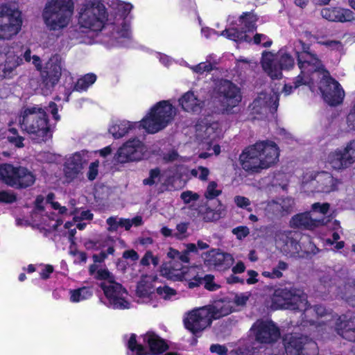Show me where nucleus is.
I'll list each match as a JSON object with an SVG mask.
<instances>
[{
    "instance_id": "f257e3e1",
    "label": "nucleus",
    "mask_w": 355,
    "mask_h": 355,
    "mask_svg": "<svg viewBox=\"0 0 355 355\" xmlns=\"http://www.w3.org/2000/svg\"><path fill=\"white\" fill-rule=\"evenodd\" d=\"M271 301V306L274 309L303 311L300 325L313 327L322 337L324 333L330 334L335 330L343 338L355 340V315L338 316L322 306H311L308 304L307 295L295 288L276 289Z\"/></svg>"
},
{
    "instance_id": "f03ea898",
    "label": "nucleus",
    "mask_w": 355,
    "mask_h": 355,
    "mask_svg": "<svg viewBox=\"0 0 355 355\" xmlns=\"http://www.w3.org/2000/svg\"><path fill=\"white\" fill-rule=\"evenodd\" d=\"M295 46L302 50L296 53L301 72L295 82V87L308 85L312 92H319L329 105L340 104L345 97V91L340 84L330 76L317 55L311 52L308 45L300 40Z\"/></svg>"
},
{
    "instance_id": "7ed1b4c3",
    "label": "nucleus",
    "mask_w": 355,
    "mask_h": 355,
    "mask_svg": "<svg viewBox=\"0 0 355 355\" xmlns=\"http://www.w3.org/2000/svg\"><path fill=\"white\" fill-rule=\"evenodd\" d=\"M46 112H50L56 121L60 120L58 107L53 102L46 107L40 105L24 106L19 113L18 122L21 130L37 143L45 141L52 136Z\"/></svg>"
},
{
    "instance_id": "20e7f679",
    "label": "nucleus",
    "mask_w": 355,
    "mask_h": 355,
    "mask_svg": "<svg viewBox=\"0 0 355 355\" xmlns=\"http://www.w3.org/2000/svg\"><path fill=\"white\" fill-rule=\"evenodd\" d=\"M78 28L69 31L71 40L85 42L83 35L101 32L108 22V13L101 2L82 3L77 8Z\"/></svg>"
},
{
    "instance_id": "39448f33",
    "label": "nucleus",
    "mask_w": 355,
    "mask_h": 355,
    "mask_svg": "<svg viewBox=\"0 0 355 355\" xmlns=\"http://www.w3.org/2000/svg\"><path fill=\"white\" fill-rule=\"evenodd\" d=\"M279 149L273 141H262L247 148L240 155L242 168L247 171L259 172L275 164Z\"/></svg>"
},
{
    "instance_id": "423d86ee",
    "label": "nucleus",
    "mask_w": 355,
    "mask_h": 355,
    "mask_svg": "<svg viewBox=\"0 0 355 355\" xmlns=\"http://www.w3.org/2000/svg\"><path fill=\"white\" fill-rule=\"evenodd\" d=\"M97 275L102 282L100 287L103 291L105 301L103 303L113 309H129L131 307L128 293L123 286L114 281L112 274L105 269L98 270Z\"/></svg>"
},
{
    "instance_id": "0eeeda50",
    "label": "nucleus",
    "mask_w": 355,
    "mask_h": 355,
    "mask_svg": "<svg viewBox=\"0 0 355 355\" xmlns=\"http://www.w3.org/2000/svg\"><path fill=\"white\" fill-rule=\"evenodd\" d=\"M73 12L72 0H50L42 12L46 27L51 31H60L70 23Z\"/></svg>"
},
{
    "instance_id": "6e6552de",
    "label": "nucleus",
    "mask_w": 355,
    "mask_h": 355,
    "mask_svg": "<svg viewBox=\"0 0 355 355\" xmlns=\"http://www.w3.org/2000/svg\"><path fill=\"white\" fill-rule=\"evenodd\" d=\"M175 114L176 109L170 101H161L150 110L140 125L148 133H156L171 123Z\"/></svg>"
},
{
    "instance_id": "1a4fd4ad",
    "label": "nucleus",
    "mask_w": 355,
    "mask_h": 355,
    "mask_svg": "<svg viewBox=\"0 0 355 355\" xmlns=\"http://www.w3.org/2000/svg\"><path fill=\"white\" fill-rule=\"evenodd\" d=\"M340 181L326 171H306L302 177L301 189L304 193H329L337 189Z\"/></svg>"
},
{
    "instance_id": "9d476101",
    "label": "nucleus",
    "mask_w": 355,
    "mask_h": 355,
    "mask_svg": "<svg viewBox=\"0 0 355 355\" xmlns=\"http://www.w3.org/2000/svg\"><path fill=\"white\" fill-rule=\"evenodd\" d=\"M119 15L116 21L113 22V46L128 47L131 44L132 34L130 24L125 20L124 17L131 11L132 6L119 0H112L110 5Z\"/></svg>"
},
{
    "instance_id": "9b49d317",
    "label": "nucleus",
    "mask_w": 355,
    "mask_h": 355,
    "mask_svg": "<svg viewBox=\"0 0 355 355\" xmlns=\"http://www.w3.org/2000/svg\"><path fill=\"white\" fill-rule=\"evenodd\" d=\"M262 67L265 72L272 79L282 77L283 69H290L294 66L293 58L284 50H280L277 55L270 52L262 54Z\"/></svg>"
},
{
    "instance_id": "f8f14e48",
    "label": "nucleus",
    "mask_w": 355,
    "mask_h": 355,
    "mask_svg": "<svg viewBox=\"0 0 355 355\" xmlns=\"http://www.w3.org/2000/svg\"><path fill=\"white\" fill-rule=\"evenodd\" d=\"M0 180L8 186L19 189L33 185L35 178L31 171L24 167H15L5 164L0 165Z\"/></svg>"
},
{
    "instance_id": "ddd939ff",
    "label": "nucleus",
    "mask_w": 355,
    "mask_h": 355,
    "mask_svg": "<svg viewBox=\"0 0 355 355\" xmlns=\"http://www.w3.org/2000/svg\"><path fill=\"white\" fill-rule=\"evenodd\" d=\"M21 12L7 5L0 6V40H10L21 31Z\"/></svg>"
},
{
    "instance_id": "4468645a",
    "label": "nucleus",
    "mask_w": 355,
    "mask_h": 355,
    "mask_svg": "<svg viewBox=\"0 0 355 355\" xmlns=\"http://www.w3.org/2000/svg\"><path fill=\"white\" fill-rule=\"evenodd\" d=\"M215 92L220 107L227 114L232 113L242 100L239 87L227 80L221 79L216 84Z\"/></svg>"
},
{
    "instance_id": "2eb2a0df",
    "label": "nucleus",
    "mask_w": 355,
    "mask_h": 355,
    "mask_svg": "<svg viewBox=\"0 0 355 355\" xmlns=\"http://www.w3.org/2000/svg\"><path fill=\"white\" fill-rule=\"evenodd\" d=\"M175 294L176 291L167 286L158 287L155 293L151 284L144 280L139 282L136 290L138 303L149 304L154 307L157 306V295L164 300H170Z\"/></svg>"
},
{
    "instance_id": "dca6fc26",
    "label": "nucleus",
    "mask_w": 355,
    "mask_h": 355,
    "mask_svg": "<svg viewBox=\"0 0 355 355\" xmlns=\"http://www.w3.org/2000/svg\"><path fill=\"white\" fill-rule=\"evenodd\" d=\"M206 306L193 309L184 314V324L194 334L201 332L211 324L213 320Z\"/></svg>"
},
{
    "instance_id": "f3484780",
    "label": "nucleus",
    "mask_w": 355,
    "mask_h": 355,
    "mask_svg": "<svg viewBox=\"0 0 355 355\" xmlns=\"http://www.w3.org/2000/svg\"><path fill=\"white\" fill-rule=\"evenodd\" d=\"M62 74L67 77L71 73L64 68V60L62 56L58 54L53 55L41 72L43 82L48 87H53L58 83Z\"/></svg>"
},
{
    "instance_id": "a211bd4d",
    "label": "nucleus",
    "mask_w": 355,
    "mask_h": 355,
    "mask_svg": "<svg viewBox=\"0 0 355 355\" xmlns=\"http://www.w3.org/2000/svg\"><path fill=\"white\" fill-rule=\"evenodd\" d=\"M285 351L287 355H316L317 345L307 336L291 335L285 340Z\"/></svg>"
},
{
    "instance_id": "6ab92c4d",
    "label": "nucleus",
    "mask_w": 355,
    "mask_h": 355,
    "mask_svg": "<svg viewBox=\"0 0 355 355\" xmlns=\"http://www.w3.org/2000/svg\"><path fill=\"white\" fill-rule=\"evenodd\" d=\"M255 340L261 343L271 344L280 338L279 328L271 320H258L250 329Z\"/></svg>"
},
{
    "instance_id": "aec40b11",
    "label": "nucleus",
    "mask_w": 355,
    "mask_h": 355,
    "mask_svg": "<svg viewBox=\"0 0 355 355\" xmlns=\"http://www.w3.org/2000/svg\"><path fill=\"white\" fill-rule=\"evenodd\" d=\"M239 21L241 26V31L236 28H229L222 31L220 35L236 42H250L251 38L246 34V32L253 31L256 29L255 17L250 13L245 14L244 16L240 17Z\"/></svg>"
},
{
    "instance_id": "412c9836",
    "label": "nucleus",
    "mask_w": 355,
    "mask_h": 355,
    "mask_svg": "<svg viewBox=\"0 0 355 355\" xmlns=\"http://www.w3.org/2000/svg\"><path fill=\"white\" fill-rule=\"evenodd\" d=\"M146 150V148L142 141L137 139H133L128 141L119 148L116 159L121 163L138 161L142 159Z\"/></svg>"
},
{
    "instance_id": "4be33fe9",
    "label": "nucleus",
    "mask_w": 355,
    "mask_h": 355,
    "mask_svg": "<svg viewBox=\"0 0 355 355\" xmlns=\"http://www.w3.org/2000/svg\"><path fill=\"white\" fill-rule=\"evenodd\" d=\"M279 105V94L270 91L268 94L261 92L254 100L250 105L254 114H267L268 112L273 114L276 112Z\"/></svg>"
},
{
    "instance_id": "5701e85b",
    "label": "nucleus",
    "mask_w": 355,
    "mask_h": 355,
    "mask_svg": "<svg viewBox=\"0 0 355 355\" xmlns=\"http://www.w3.org/2000/svg\"><path fill=\"white\" fill-rule=\"evenodd\" d=\"M202 258L206 266L218 270H227L234 262V259L231 254L224 252L219 249H213L204 253Z\"/></svg>"
},
{
    "instance_id": "b1692460",
    "label": "nucleus",
    "mask_w": 355,
    "mask_h": 355,
    "mask_svg": "<svg viewBox=\"0 0 355 355\" xmlns=\"http://www.w3.org/2000/svg\"><path fill=\"white\" fill-rule=\"evenodd\" d=\"M22 63V59L13 51L3 49L0 52V79H10L16 74L17 68Z\"/></svg>"
},
{
    "instance_id": "393cba45",
    "label": "nucleus",
    "mask_w": 355,
    "mask_h": 355,
    "mask_svg": "<svg viewBox=\"0 0 355 355\" xmlns=\"http://www.w3.org/2000/svg\"><path fill=\"white\" fill-rule=\"evenodd\" d=\"M277 244L287 255L294 257H304L302 247L289 231L279 232L275 237Z\"/></svg>"
},
{
    "instance_id": "a878e982",
    "label": "nucleus",
    "mask_w": 355,
    "mask_h": 355,
    "mask_svg": "<svg viewBox=\"0 0 355 355\" xmlns=\"http://www.w3.org/2000/svg\"><path fill=\"white\" fill-rule=\"evenodd\" d=\"M96 80V76L94 73H87L84 76L78 79L76 83L73 82V78L71 74H69L65 78L64 84L63 86L64 89V100L69 101V96L73 91L83 92L87 89L92 85H93Z\"/></svg>"
},
{
    "instance_id": "bb28decb",
    "label": "nucleus",
    "mask_w": 355,
    "mask_h": 355,
    "mask_svg": "<svg viewBox=\"0 0 355 355\" xmlns=\"http://www.w3.org/2000/svg\"><path fill=\"white\" fill-rule=\"evenodd\" d=\"M322 282L324 284V287H329V292L336 293L342 299H345L349 304L355 306V279L352 278H347L346 280H341L339 282V285H326L327 282L326 280L322 279Z\"/></svg>"
},
{
    "instance_id": "cd10ccee",
    "label": "nucleus",
    "mask_w": 355,
    "mask_h": 355,
    "mask_svg": "<svg viewBox=\"0 0 355 355\" xmlns=\"http://www.w3.org/2000/svg\"><path fill=\"white\" fill-rule=\"evenodd\" d=\"M222 133V129L218 122L199 123L196 125V136L204 144L208 146V148L212 145V141L219 138Z\"/></svg>"
},
{
    "instance_id": "c85d7f7f",
    "label": "nucleus",
    "mask_w": 355,
    "mask_h": 355,
    "mask_svg": "<svg viewBox=\"0 0 355 355\" xmlns=\"http://www.w3.org/2000/svg\"><path fill=\"white\" fill-rule=\"evenodd\" d=\"M170 261L162 265L161 272L163 276L174 281H181L185 278L187 268L184 266L180 259L169 258Z\"/></svg>"
},
{
    "instance_id": "c756f323",
    "label": "nucleus",
    "mask_w": 355,
    "mask_h": 355,
    "mask_svg": "<svg viewBox=\"0 0 355 355\" xmlns=\"http://www.w3.org/2000/svg\"><path fill=\"white\" fill-rule=\"evenodd\" d=\"M89 158V153L86 150L76 152L73 154L65 162L64 170L66 176L73 178L83 168Z\"/></svg>"
},
{
    "instance_id": "7c9ffc66",
    "label": "nucleus",
    "mask_w": 355,
    "mask_h": 355,
    "mask_svg": "<svg viewBox=\"0 0 355 355\" xmlns=\"http://www.w3.org/2000/svg\"><path fill=\"white\" fill-rule=\"evenodd\" d=\"M320 15L324 19L331 21L347 22L355 19L353 11L340 7L324 8L320 10Z\"/></svg>"
},
{
    "instance_id": "2f4dec72",
    "label": "nucleus",
    "mask_w": 355,
    "mask_h": 355,
    "mask_svg": "<svg viewBox=\"0 0 355 355\" xmlns=\"http://www.w3.org/2000/svg\"><path fill=\"white\" fill-rule=\"evenodd\" d=\"M324 223V218H313L310 212H305L297 214L292 217L290 220V225L292 227L304 228L311 230L314 227L322 225Z\"/></svg>"
},
{
    "instance_id": "473e14b6",
    "label": "nucleus",
    "mask_w": 355,
    "mask_h": 355,
    "mask_svg": "<svg viewBox=\"0 0 355 355\" xmlns=\"http://www.w3.org/2000/svg\"><path fill=\"white\" fill-rule=\"evenodd\" d=\"M179 104L186 112L198 113L202 110L204 102L193 92L189 91L179 99Z\"/></svg>"
},
{
    "instance_id": "72a5a7b5",
    "label": "nucleus",
    "mask_w": 355,
    "mask_h": 355,
    "mask_svg": "<svg viewBox=\"0 0 355 355\" xmlns=\"http://www.w3.org/2000/svg\"><path fill=\"white\" fill-rule=\"evenodd\" d=\"M327 163L331 168L338 171L345 169L352 165L343 150L340 148H337L329 153Z\"/></svg>"
},
{
    "instance_id": "f704fd0d",
    "label": "nucleus",
    "mask_w": 355,
    "mask_h": 355,
    "mask_svg": "<svg viewBox=\"0 0 355 355\" xmlns=\"http://www.w3.org/2000/svg\"><path fill=\"white\" fill-rule=\"evenodd\" d=\"M135 127H141L139 122L132 123L128 121H118L113 123L109 128V132L114 139L124 137Z\"/></svg>"
},
{
    "instance_id": "c9c22d12",
    "label": "nucleus",
    "mask_w": 355,
    "mask_h": 355,
    "mask_svg": "<svg viewBox=\"0 0 355 355\" xmlns=\"http://www.w3.org/2000/svg\"><path fill=\"white\" fill-rule=\"evenodd\" d=\"M143 343L147 345L153 354H160L167 349V345L157 335L148 332L142 336Z\"/></svg>"
},
{
    "instance_id": "e433bc0d",
    "label": "nucleus",
    "mask_w": 355,
    "mask_h": 355,
    "mask_svg": "<svg viewBox=\"0 0 355 355\" xmlns=\"http://www.w3.org/2000/svg\"><path fill=\"white\" fill-rule=\"evenodd\" d=\"M171 182V175L167 171L162 172L158 168H155L150 171L148 178L143 180V184L149 186L159 184L167 186Z\"/></svg>"
},
{
    "instance_id": "4c0bfd02",
    "label": "nucleus",
    "mask_w": 355,
    "mask_h": 355,
    "mask_svg": "<svg viewBox=\"0 0 355 355\" xmlns=\"http://www.w3.org/2000/svg\"><path fill=\"white\" fill-rule=\"evenodd\" d=\"M206 306L211 313L212 320L227 315L233 311L232 303L226 300L218 301Z\"/></svg>"
},
{
    "instance_id": "58836bf2",
    "label": "nucleus",
    "mask_w": 355,
    "mask_h": 355,
    "mask_svg": "<svg viewBox=\"0 0 355 355\" xmlns=\"http://www.w3.org/2000/svg\"><path fill=\"white\" fill-rule=\"evenodd\" d=\"M93 295V290L89 286H83L69 291V301L78 303L89 300Z\"/></svg>"
},
{
    "instance_id": "ea45409f",
    "label": "nucleus",
    "mask_w": 355,
    "mask_h": 355,
    "mask_svg": "<svg viewBox=\"0 0 355 355\" xmlns=\"http://www.w3.org/2000/svg\"><path fill=\"white\" fill-rule=\"evenodd\" d=\"M197 245L194 243H188L186 245V249L182 252H179L173 248H169L167 252L168 258L180 259L182 262L188 263L189 262V252H197Z\"/></svg>"
},
{
    "instance_id": "a19ab883",
    "label": "nucleus",
    "mask_w": 355,
    "mask_h": 355,
    "mask_svg": "<svg viewBox=\"0 0 355 355\" xmlns=\"http://www.w3.org/2000/svg\"><path fill=\"white\" fill-rule=\"evenodd\" d=\"M62 223V220L54 213L44 215L42 217V222L39 224L41 228L46 231L51 232L55 230Z\"/></svg>"
},
{
    "instance_id": "79ce46f5",
    "label": "nucleus",
    "mask_w": 355,
    "mask_h": 355,
    "mask_svg": "<svg viewBox=\"0 0 355 355\" xmlns=\"http://www.w3.org/2000/svg\"><path fill=\"white\" fill-rule=\"evenodd\" d=\"M127 338L126 345L128 349L127 355H147L148 353L146 349L143 347L141 343H138L136 339L135 334H131Z\"/></svg>"
},
{
    "instance_id": "37998d69",
    "label": "nucleus",
    "mask_w": 355,
    "mask_h": 355,
    "mask_svg": "<svg viewBox=\"0 0 355 355\" xmlns=\"http://www.w3.org/2000/svg\"><path fill=\"white\" fill-rule=\"evenodd\" d=\"M107 225V230L110 232H114L119 227H124L125 230H128L129 222L127 218H119L118 216H110L106 220Z\"/></svg>"
},
{
    "instance_id": "c03bdc74",
    "label": "nucleus",
    "mask_w": 355,
    "mask_h": 355,
    "mask_svg": "<svg viewBox=\"0 0 355 355\" xmlns=\"http://www.w3.org/2000/svg\"><path fill=\"white\" fill-rule=\"evenodd\" d=\"M216 62L211 61V55L208 56L205 62H200L196 65L188 66L195 73L202 75L205 73L211 71L216 67Z\"/></svg>"
},
{
    "instance_id": "a18cd8bd",
    "label": "nucleus",
    "mask_w": 355,
    "mask_h": 355,
    "mask_svg": "<svg viewBox=\"0 0 355 355\" xmlns=\"http://www.w3.org/2000/svg\"><path fill=\"white\" fill-rule=\"evenodd\" d=\"M288 268V264L284 261H279L277 266L274 267L271 272L263 271L262 275L270 279H279L283 277V271Z\"/></svg>"
},
{
    "instance_id": "49530a36",
    "label": "nucleus",
    "mask_w": 355,
    "mask_h": 355,
    "mask_svg": "<svg viewBox=\"0 0 355 355\" xmlns=\"http://www.w3.org/2000/svg\"><path fill=\"white\" fill-rule=\"evenodd\" d=\"M322 225H326L328 228L334 230V232L332 234L333 240L327 239L326 240V243L327 244L332 245L334 241H336L340 239L339 230L340 229V223L338 220H332L330 218H324V223H322Z\"/></svg>"
},
{
    "instance_id": "de8ad7c7",
    "label": "nucleus",
    "mask_w": 355,
    "mask_h": 355,
    "mask_svg": "<svg viewBox=\"0 0 355 355\" xmlns=\"http://www.w3.org/2000/svg\"><path fill=\"white\" fill-rule=\"evenodd\" d=\"M222 193L221 189L218 188V184L214 182H210L205 192V197L207 200H213L220 196Z\"/></svg>"
},
{
    "instance_id": "09e8293b",
    "label": "nucleus",
    "mask_w": 355,
    "mask_h": 355,
    "mask_svg": "<svg viewBox=\"0 0 355 355\" xmlns=\"http://www.w3.org/2000/svg\"><path fill=\"white\" fill-rule=\"evenodd\" d=\"M71 215L73 216L74 222L91 220L93 218V214L90 211L80 209L71 210Z\"/></svg>"
},
{
    "instance_id": "8fccbe9b",
    "label": "nucleus",
    "mask_w": 355,
    "mask_h": 355,
    "mask_svg": "<svg viewBox=\"0 0 355 355\" xmlns=\"http://www.w3.org/2000/svg\"><path fill=\"white\" fill-rule=\"evenodd\" d=\"M318 44L325 46L331 51H334L340 54L344 53V46L341 42L338 40H324L318 41Z\"/></svg>"
},
{
    "instance_id": "3c124183",
    "label": "nucleus",
    "mask_w": 355,
    "mask_h": 355,
    "mask_svg": "<svg viewBox=\"0 0 355 355\" xmlns=\"http://www.w3.org/2000/svg\"><path fill=\"white\" fill-rule=\"evenodd\" d=\"M189 223H180L176 225L175 232H174V237L182 240L187 238L189 235L188 228Z\"/></svg>"
},
{
    "instance_id": "603ef678",
    "label": "nucleus",
    "mask_w": 355,
    "mask_h": 355,
    "mask_svg": "<svg viewBox=\"0 0 355 355\" xmlns=\"http://www.w3.org/2000/svg\"><path fill=\"white\" fill-rule=\"evenodd\" d=\"M266 210L267 212L275 216H283L279 199L268 202Z\"/></svg>"
},
{
    "instance_id": "864d4df0",
    "label": "nucleus",
    "mask_w": 355,
    "mask_h": 355,
    "mask_svg": "<svg viewBox=\"0 0 355 355\" xmlns=\"http://www.w3.org/2000/svg\"><path fill=\"white\" fill-rule=\"evenodd\" d=\"M24 58L28 62L32 61V63L35 68L39 71H42V60L40 58L35 55L31 56V51L30 49H27L24 52Z\"/></svg>"
},
{
    "instance_id": "5fc2aeb1",
    "label": "nucleus",
    "mask_w": 355,
    "mask_h": 355,
    "mask_svg": "<svg viewBox=\"0 0 355 355\" xmlns=\"http://www.w3.org/2000/svg\"><path fill=\"white\" fill-rule=\"evenodd\" d=\"M351 164L355 162V139L350 141L344 149H342Z\"/></svg>"
},
{
    "instance_id": "6e6d98bb",
    "label": "nucleus",
    "mask_w": 355,
    "mask_h": 355,
    "mask_svg": "<svg viewBox=\"0 0 355 355\" xmlns=\"http://www.w3.org/2000/svg\"><path fill=\"white\" fill-rule=\"evenodd\" d=\"M191 174L202 181H205L207 180L208 175H209V171L206 167L199 166L197 168L192 169Z\"/></svg>"
},
{
    "instance_id": "4d7b16f0",
    "label": "nucleus",
    "mask_w": 355,
    "mask_h": 355,
    "mask_svg": "<svg viewBox=\"0 0 355 355\" xmlns=\"http://www.w3.org/2000/svg\"><path fill=\"white\" fill-rule=\"evenodd\" d=\"M279 200L283 215L290 213L294 205V200L291 198H279Z\"/></svg>"
},
{
    "instance_id": "13d9d810",
    "label": "nucleus",
    "mask_w": 355,
    "mask_h": 355,
    "mask_svg": "<svg viewBox=\"0 0 355 355\" xmlns=\"http://www.w3.org/2000/svg\"><path fill=\"white\" fill-rule=\"evenodd\" d=\"M202 281L205 284V288L209 291H214L220 288V286L215 283L214 277L211 275H205Z\"/></svg>"
},
{
    "instance_id": "bf43d9fd",
    "label": "nucleus",
    "mask_w": 355,
    "mask_h": 355,
    "mask_svg": "<svg viewBox=\"0 0 355 355\" xmlns=\"http://www.w3.org/2000/svg\"><path fill=\"white\" fill-rule=\"evenodd\" d=\"M203 219L207 222L217 220L220 218V213L210 208H206L202 213Z\"/></svg>"
},
{
    "instance_id": "052dcab7",
    "label": "nucleus",
    "mask_w": 355,
    "mask_h": 355,
    "mask_svg": "<svg viewBox=\"0 0 355 355\" xmlns=\"http://www.w3.org/2000/svg\"><path fill=\"white\" fill-rule=\"evenodd\" d=\"M254 43L263 47H269L272 44V40L266 35L257 33L254 37Z\"/></svg>"
},
{
    "instance_id": "680f3d73",
    "label": "nucleus",
    "mask_w": 355,
    "mask_h": 355,
    "mask_svg": "<svg viewBox=\"0 0 355 355\" xmlns=\"http://www.w3.org/2000/svg\"><path fill=\"white\" fill-rule=\"evenodd\" d=\"M150 263L154 266H157L159 263V259L153 256L150 251H147L141 260V264L143 266H148Z\"/></svg>"
},
{
    "instance_id": "e2e57ef3",
    "label": "nucleus",
    "mask_w": 355,
    "mask_h": 355,
    "mask_svg": "<svg viewBox=\"0 0 355 355\" xmlns=\"http://www.w3.org/2000/svg\"><path fill=\"white\" fill-rule=\"evenodd\" d=\"M232 234H234L237 239L242 240L250 234V230L246 226H239L232 230Z\"/></svg>"
},
{
    "instance_id": "0e129e2a",
    "label": "nucleus",
    "mask_w": 355,
    "mask_h": 355,
    "mask_svg": "<svg viewBox=\"0 0 355 355\" xmlns=\"http://www.w3.org/2000/svg\"><path fill=\"white\" fill-rule=\"evenodd\" d=\"M319 252V249L312 242H309L306 245L304 246V250H302V254H304V257H309L316 254Z\"/></svg>"
},
{
    "instance_id": "69168bd1",
    "label": "nucleus",
    "mask_w": 355,
    "mask_h": 355,
    "mask_svg": "<svg viewBox=\"0 0 355 355\" xmlns=\"http://www.w3.org/2000/svg\"><path fill=\"white\" fill-rule=\"evenodd\" d=\"M329 209V205L328 203H320L315 202L312 205V211L318 212L323 215L326 214Z\"/></svg>"
},
{
    "instance_id": "338daca9",
    "label": "nucleus",
    "mask_w": 355,
    "mask_h": 355,
    "mask_svg": "<svg viewBox=\"0 0 355 355\" xmlns=\"http://www.w3.org/2000/svg\"><path fill=\"white\" fill-rule=\"evenodd\" d=\"M250 296V293H242L234 297V302L238 306H243L246 304Z\"/></svg>"
},
{
    "instance_id": "774afa93",
    "label": "nucleus",
    "mask_w": 355,
    "mask_h": 355,
    "mask_svg": "<svg viewBox=\"0 0 355 355\" xmlns=\"http://www.w3.org/2000/svg\"><path fill=\"white\" fill-rule=\"evenodd\" d=\"M347 122L348 128L350 130H355V104L347 116Z\"/></svg>"
}]
</instances>
